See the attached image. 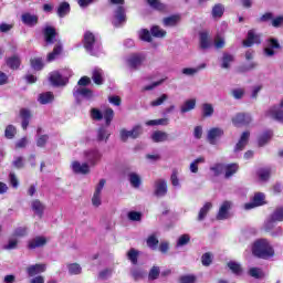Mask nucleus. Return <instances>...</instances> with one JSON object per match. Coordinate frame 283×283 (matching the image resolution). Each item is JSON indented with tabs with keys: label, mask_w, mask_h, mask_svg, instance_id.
Returning <instances> with one entry per match:
<instances>
[{
	"label": "nucleus",
	"mask_w": 283,
	"mask_h": 283,
	"mask_svg": "<svg viewBox=\"0 0 283 283\" xmlns=\"http://www.w3.org/2000/svg\"><path fill=\"white\" fill-rule=\"evenodd\" d=\"M91 118H93V120H103V113L98 108H92Z\"/></svg>",
	"instance_id": "59"
},
{
	"label": "nucleus",
	"mask_w": 283,
	"mask_h": 283,
	"mask_svg": "<svg viewBox=\"0 0 283 283\" xmlns=\"http://www.w3.org/2000/svg\"><path fill=\"white\" fill-rule=\"evenodd\" d=\"M210 170L213 171L214 176H221V174H224V164H214Z\"/></svg>",
	"instance_id": "55"
},
{
	"label": "nucleus",
	"mask_w": 283,
	"mask_h": 283,
	"mask_svg": "<svg viewBox=\"0 0 283 283\" xmlns=\"http://www.w3.org/2000/svg\"><path fill=\"white\" fill-rule=\"evenodd\" d=\"M268 114L273 118L274 120H277V123L283 124V109L277 108L276 106H273L268 111Z\"/></svg>",
	"instance_id": "24"
},
{
	"label": "nucleus",
	"mask_w": 283,
	"mask_h": 283,
	"mask_svg": "<svg viewBox=\"0 0 283 283\" xmlns=\"http://www.w3.org/2000/svg\"><path fill=\"white\" fill-rule=\"evenodd\" d=\"M213 263V256L211 255L210 252H206L201 256V264L202 266H211Z\"/></svg>",
	"instance_id": "53"
},
{
	"label": "nucleus",
	"mask_w": 283,
	"mask_h": 283,
	"mask_svg": "<svg viewBox=\"0 0 283 283\" xmlns=\"http://www.w3.org/2000/svg\"><path fill=\"white\" fill-rule=\"evenodd\" d=\"M21 21L24 23V25H28L29 28H34L39 23V15L31 14V13H23L21 15Z\"/></svg>",
	"instance_id": "18"
},
{
	"label": "nucleus",
	"mask_w": 283,
	"mask_h": 283,
	"mask_svg": "<svg viewBox=\"0 0 283 283\" xmlns=\"http://www.w3.org/2000/svg\"><path fill=\"white\" fill-rule=\"evenodd\" d=\"M146 244L149 249L156 251L158 249V244H160V241L158 238H156V234H150L146 240Z\"/></svg>",
	"instance_id": "36"
},
{
	"label": "nucleus",
	"mask_w": 283,
	"mask_h": 283,
	"mask_svg": "<svg viewBox=\"0 0 283 283\" xmlns=\"http://www.w3.org/2000/svg\"><path fill=\"white\" fill-rule=\"evenodd\" d=\"M232 124L234 127H247V125H251V115L238 113L237 116L232 117Z\"/></svg>",
	"instance_id": "8"
},
{
	"label": "nucleus",
	"mask_w": 283,
	"mask_h": 283,
	"mask_svg": "<svg viewBox=\"0 0 283 283\" xmlns=\"http://www.w3.org/2000/svg\"><path fill=\"white\" fill-rule=\"evenodd\" d=\"M17 136V127L14 125H8L4 129V137L8 138V140H12Z\"/></svg>",
	"instance_id": "49"
},
{
	"label": "nucleus",
	"mask_w": 283,
	"mask_h": 283,
	"mask_svg": "<svg viewBox=\"0 0 283 283\" xmlns=\"http://www.w3.org/2000/svg\"><path fill=\"white\" fill-rule=\"evenodd\" d=\"M255 67H258V63L252 62L249 65H241V66H239V72L244 74V72H251V70H255Z\"/></svg>",
	"instance_id": "61"
},
{
	"label": "nucleus",
	"mask_w": 283,
	"mask_h": 283,
	"mask_svg": "<svg viewBox=\"0 0 283 283\" xmlns=\"http://www.w3.org/2000/svg\"><path fill=\"white\" fill-rule=\"evenodd\" d=\"M227 265L234 275H242V265L240 263L230 261Z\"/></svg>",
	"instance_id": "43"
},
{
	"label": "nucleus",
	"mask_w": 283,
	"mask_h": 283,
	"mask_svg": "<svg viewBox=\"0 0 283 283\" xmlns=\"http://www.w3.org/2000/svg\"><path fill=\"white\" fill-rule=\"evenodd\" d=\"M273 222H283V207H279L271 214L270 221L265 224V231H271Z\"/></svg>",
	"instance_id": "9"
},
{
	"label": "nucleus",
	"mask_w": 283,
	"mask_h": 283,
	"mask_svg": "<svg viewBox=\"0 0 283 283\" xmlns=\"http://www.w3.org/2000/svg\"><path fill=\"white\" fill-rule=\"evenodd\" d=\"M114 19L113 25L115 28H120L123 23H127V12L124 6H118L114 11Z\"/></svg>",
	"instance_id": "4"
},
{
	"label": "nucleus",
	"mask_w": 283,
	"mask_h": 283,
	"mask_svg": "<svg viewBox=\"0 0 283 283\" xmlns=\"http://www.w3.org/2000/svg\"><path fill=\"white\" fill-rule=\"evenodd\" d=\"M212 19H222L224 15V4L222 3H217L212 7Z\"/></svg>",
	"instance_id": "29"
},
{
	"label": "nucleus",
	"mask_w": 283,
	"mask_h": 283,
	"mask_svg": "<svg viewBox=\"0 0 283 283\" xmlns=\"http://www.w3.org/2000/svg\"><path fill=\"white\" fill-rule=\"evenodd\" d=\"M132 277L135 280V282H138V280L145 279V271L140 268H135L130 271Z\"/></svg>",
	"instance_id": "46"
},
{
	"label": "nucleus",
	"mask_w": 283,
	"mask_h": 283,
	"mask_svg": "<svg viewBox=\"0 0 283 283\" xmlns=\"http://www.w3.org/2000/svg\"><path fill=\"white\" fill-rule=\"evenodd\" d=\"M128 178H129V182L132 185V187H134V189H138L142 185V179H140V176H138V174L136 172H130L128 175Z\"/></svg>",
	"instance_id": "38"
},
{
	"label": "nucleus",
	"mask_w": 283,
	"mask_h": 283,
	"mask_svg": "<svg viewBox=\"0 0 283 283\" xmlns=\"http://www.w3.org/2000/svg\"><path fill=\"white\" fill-rule=\"evenodd\" d=\"M231 95L233 96V98H235L237 101H240V98H242L244 96V88H233L231 91Z\"/></svg>",
	"instance_id": "62"
},
{
	"label": "nucleus",
	"mask_w": 283,
	"mask_h": 283,
	"mask_svg": "<svg viewBox=\"0 0 283 283\" xmlns=\"http://www.w3.org/2000/svg\"><path fill=\"white\" fill-rule=\"evenodd\" d=\"M92 81L95 85H103V70L102 69H94L92 72Z\"/></svg>",
	"instance_id": "34"
},
{
	"label": "nucleus",
	"mask_w": 283,
	"mask_h": 283,
	"mask_svg": "<svg viewBox=\"0 0 283 283\" xmlns=\"http://www.w3.org/2000/svg\"><path fill=\"white\" fill-rule=\"evenodd\" d=\"M84 158L86 163L81 164L80 161H73L71 167L73 174H81L82 176H87L90 174V166L96 167L98 165V161L103 158V154H101V150L96 148H92L84 151Z\"/></svg>",
	"instance_id": "1"
},
{
	"label": "nucleus",
	"mask_w": 283,
	"mask_h": 283,
	"mask_svg": "<svg viewBox=\"0 0 283 283\" xmlns=\"http://www.w3.org/2000/svg\"><path fill=\"white\" fill-rule=\"evenodd\" d=\"M191 109H196V99H188L184 103V105L180 107L181 114H187V112H191Z\"/></svg>",
	"instance_id": "37"
},
{
	"label": "nucleus",
	"mask_w": 283,
	"mask_h": 283,
	"mask_svg": "<svg viewBox=\"0 0 283 283\" xmlns=\"http://www.w3.org/2000/svg\"><path fill=\"white\" fill-rule=\"evenodd\" d=\"M66 14H70V2H61L57 7V15L63 19Z\"/></svg>",
	"instance_id": "39"
},
{
	"label": "nucleus",
	"mask_w": 283,
	"mask_h": 283,
	"mask_svg": "<svg viewBox=\"0 0 283 283\" xmlns=\"http://www.w3.org/2000/svg\"><path fill=\"white\" fill-rule=\"evenodd\" d=\"M249 275L255 280H262L264 277V272L260 268H251L249 270Z\"/></svg>",
	"instance_id": "51"
},
{
	"label": "nucleus",
	"mask_w": 283,
	"mask_h": 283,
	"mask_svg": "<svg viewBox=\"0 0 283 283\" xmlns=\"http://www.w3.org/2000/svg\"><path fill=\"white\" fill-rule=\"evenodd\" d=\"M200 48L201 50H208L209 43V32H201L200 33Z\"/></svg>",
	"instance_id": "48"
},
{
	"label": "nucleus",
	"mask_w": 283,
	"mask_h": 283,
	"mask_svg": "<svg viewBox=\"0 0 283 283\" xmlns=\"http://www.w3.org/2000/svg\"><path fill=\"white\" fill-rule=\"evenodd\" d=\"M262 205H264V193L256 192L253 196L252 201L245 203L244 208L250 210V209H255V207H262Z\"/></svg>",
	"instance_id": "12"
},
{
	"label": "nucleus",
	"mask_w": 283,
	"mask_h": 283,
	"mask_svg": "<svg viewBox=\"0 0 283 283\" xmlns=\"http://www.w3.org/2000/svg\"><path fill=\"white\" fill-rule=\"evenodd\" d=\"M127 218L132 222H140V220H143V213L138 211H129Z\"/></svg>",
	"instance_id": "54"
},
{
	"label": "nucleus",
	"mask_w": 283,
	"mask_h": 283,
	"mask_svg": "<svg viewBox=\"0 0 283 283\" xmlns=\"http://www.w3.org/2000/svg\"><path fill=\"white\" fill-rule=\"evenodd\" d=\"M83 48L84 50L91 54V56H94V45H96V35L92 33V31H86L84 33L83 38Z\"/></svg>",
	"instance_id": "3"
},
{
	"label": "nucleus",
	"mask_w": 283,
	"mask_h": 283,
	"mask_svg": "<svg viewBox=\"0 0 283 283\" xmlns=\"http://www.w3.org/2000/svg\"><path fill=\"white\" fill-rule=\"evenodd\" d=\"M167 98H169V96L167 94H163L157 99H154L153 102H150V105H151V107H160V105H163V103H165V101H167Z\"/></svg>",
	"instance_id": "56"
},
{
	"label": "nucleus",
	"mask_w": 283,
	"mask_h": 283,
	"mask_svg": "<svg viewBox=\"0 0 283 283\" xmlns=\"http://www.w3.org/2000/svg\"><path fill=\"white\" fill-rule=\"evenodd\" d=\"M73 96L77 103H81V96L86 101H91V98H94V91L87 87H78L73 91Z\"/></svg>",
	"instance_id": "6"
},
{
	"label": "nucleus",
	"mask_w": 283,
	"mask_h": 283,
	"mask_svg": "<svg viewBox=\"0 0 283 283\" xmlns=\"http://www.w3.org/2000/svg\"><path fill=\"white\" fill-rule=\"evenodd\" d=\"M188 242H191V237L189 234H182L177 241V247H185Z\"/></svg>",
	"instance_id": "58"
},
{
	"label": "nucleus",
	"mask_w": 283,
	"mask_h": 283,
	"mask_svg": "<svg viewBox=\"0 0 283 283\" xmlns=\"http://www.w3.org/2000/svg\"><path fill=\"white\" fill-rule=\"evenodd\" d=\"M252 255L259 258L260 260H269L275 255V250L273 245L266 239H258L252 243L251 248Z\"/></svg>",
	"instance_id": "2"
},
{
	"label": "nucleus",
	"mask_w": 283,
	"mask_h": 283,
	"mask_svg": "<svg viewBox=\"0 0 283 283\" xmlns=\"http://www.w3.org/2000/svg\"><path fill=\"white\" fill-rule=\"evenodd\" d=\"M19 115L22 120L21 127L25 132L30 125V120L32 119V111H30V108H21Z\"/></svg>",
	"instance_id": "14"
},
{
	"label": "nucleus",
	"mask_w": 283,
	"mask_h": 283,
	"mask_svg": "<svg viewBox=\"0 0 283 283\" xmlns=\"http://www.w3.org/2000/svg\"><path fill=\"white\" fill-rule=\"evenodd\" d=\"M31 207L36 216H39V218H43V211H45V206L41 202V200H33Z\"/></svg>",
	"instance_id": "28"
},
{
	"label": "nucleus",
	"mask_w": 283,
	"mask_h": 283,
	"mask_svg": "<svg viewBox=\"0 0 283 283\" xmlns=\"http://www.w3.org/2000/svg\"><path fill=\"white\" fill-rule=\"evenodd\" d=\"M272 136L273 133H271V130H266L265 133H263L258 139L259 147H264V145H266V143L271 140Z\"/></svg>",
	"instance_id": "44"
},
{
	"label": "nucleus",
	"mask_w": 283,
	"mask_h": 283,
	"mask_svg": "<svg viewBox=\"0 0 283 283\" xmlns=\"http://www.w3.org/2000/svg\"><path fill=\"white\" fill-rule=\"evenodd\" d=\"M256 174L261 182H266L271 178V168H260Z\"/></svg>",
	"instance_id": "40"
},
{
	"label": "nucleus",
	"mask_w": 283,
	"mask_h": 283,
	"mask_svg": "<svg viewBox=\"0 0 283 283\" xmlns=\"http://www.w3.org/2000/svg\"><path fill=\"white\" fill-rule=\"evenodd\" d=\"M231 201H223L221 207L219 208L217 220H227V218H229V210L231 209Z\"/></svg>",
	"instance_id": "17"
},
{
	"label": "nucleus",
	"mask_w": 283,
	"mask_h": 283,
	"mask_svg": "<svg viewBox=\"0 0 283 283\" xmlns=\"http://www.w3.org/2000/svg\"><path fill=\"white\" fill-rule=\"evenodd\" d=\"M150 34L155 36L156 39H163L167 36V31L160 29V27L155 25L150 29Z\"/></svg>",
	"instance_id": "45"
},
{
	"label": "nucleus",
	"mask_w": 283,
	"mask_h": 283,
	"mask_svg": "<svg viewBox=\"0 0 283 283\" xmlns=\"http://www.w3.org/2000/svg\"><path fill=\"white\" fill-rule=\"evenodd\" d=\"M158 277H160V268L153 266L148 273V280L154 282V280H158Z\"/></svg>",
	"instance_id": "52"
},
{
	"label": "nucleus",
	"mask_w": 283,
	"mask_h": 283,
	"mask_svg": "<svg viewBox=\"0 0 283 283\" xmlns=\"http://www.w3.org/2000/svg\"><path fill=\"white\" fill-rule=\"evenodd\" d=\"M144 61H145V56H143L140 54H133L127 60V63H128V66L130 67V70H138V67H140V65H143Z\"/></svg>",
	"instance_id": "16"
},
{
	"label": "nucleus",
	"mask_w": 283,
	"mask_h": 283,
	"mask_svg": "<svg viewBox=\"0 0 283 283\" xmlns=\"http://www.w3.org/2000/svg\"><path fill=\"white\" fill-rule=\"evenodd\" d=\"M240 171V165L238 163L224 164V178L229 180V178H233L235 174Z\"/></svg>",
	"instance_id": "15"
},
{
	"label": "nucleus",
	"mask_w": 283,
	"mask_h": 283,
	"mask_svg": "<svg viewBox=\"0 0 283 283\" xmlns=\"http://www.w3.org/2000/svg\"><path fill=\"white\" fill-rule=\"evenodd\" d=\"M70 275H81L83 273V268L78 263H69L67 265Z\"/></svg>",
	"instance_id": "41"
},
{
	"label": "nucleus",
	"mask_w": 283,
	"mask_h": 283,
	"mask_svg": "<svg viewBox=\"0 0 283 283\" xmlns=\"http://www.w3.org/2000/svg\"><path fill=\"white\" fill-rule=\"evenodd\" d=\"M224 136V130L222 128L213 127L208 132V143L210 145H216V139Z\"/></svg>",
	"instance_id": "19"
},
{
	"label": "nucleus",
	"mask_w": 283,
	"mask_h": 283,
	"mask_svg": "<svg viewBox=\"0 0 283 283\" xmlns=\"http://www.w3.org/2000/svg\"><path fill=\"white\" fill-rule=\"evenodd\" d=\"M49 81L53 87H65V85L70 83V80L67 77H63V75L57 71L51 73Z\"/></svg>",
	"instance_id": "5"
},
{
	"label": "nucleus",
	"mask_w": 283,
	"mask_h": 283,
	"mask_svg": "<svg viewBox=\"0 0 283 283\" xmlns=\"http://www.w3.org/2000/svg\"><path fill=\"white\" fill-rule=\"evenodd\" d=\"M154 196H156V198H163L167 196V180L158 179L155 181Z\"/></svg>",
	"instance_id": "11"
},
{
	"label": "nucleus",
	"mask_w": 283,
	"mask_h": 283,
	"mask_svg": "<svg viewBox=\"0 0 283 283\" xmlns=\"http://www.w3.org/2000/svg\"><path fill=\"white\" fill-rule=\"evenodd\" d=\"M180 283H196V276L193 275H182L179 279Z\"/></svg>",
	"instance_id": "64"
},
{
	"label": "nucleus",
	"mask_w": 283,
	"mask_h": 283,
	"mask_svg": "<svg viewBox=\"0 0 283 283\" xmlns=\"http://www.w3.org/2000/svg\"><path fill=\"white\" fill-rule=\"evenodd\" d=\"M139 36H140V40L146 41V43H151L153 41L151 39L153 35L147 29H143Z\"/></svg>",
	"instance_id": "57"
},
{
	"label": "nucleus",
	"mask_w": 283,
	"mask_h": 283,
	"mask_svg": "<svg viewBox=\"0 0 283 283\" xmlns=\"http://www.w3.org/2000/svg\"><path fill=\"white\" fill-rule=\"evenodd\" d=\"M262 43V35L256 34L254 30L248 31L247 39L243 41L244 48H252V45H260Z\"/></svg>",
	"instance_id": "7"
},
{
	"label": "nucleus",
	"mask_w": 283,
	"mask_h": 283,
	"mask_svg": "<svg viewBox=\"0 0 283 283\" xmlns=\"http://www.w3.org/2000/svg\"><path fill=\"white\" fill-rule=\"evenodd\" d=\"M109 136H112V134H109V130H107L105 127H99L97 130V140L99 143H102V140H108Z\"/></svg>",
	"instance_id": "47"
},
{
	"label": "nucleus",
	"mask_w": 283,
	"mask_h": 283,
	"mask_svg": "<svg viewBox=\"0 0 283 283\" xmlns=\"http://www.w3.org/2000/svg\"><path fill=\"white\" fill-rule=\"evenodd\" d=\"M27 273L29 277H34V275H39V273H45V264H34L27 269Z\"/></svg>",
	"instance_id": "21"
},
{
	"label": "nucleus",
	"mask_w": 283,
	"mask_h": 283,
	"mask_svg": "<svg viewBox=\"0 0 283 283\" xmlns=\"http://www.w3.org/2000/svg\"><path fill=\"white\" fill-rule=\"evenodd\" d=\"M172 187H180V179H178V170L174 169L170 176Z\"/></svg>",
	"instance_id": "60"
},
{
	"label": "nucleus",
	"mask_w": 283,
	"mask_h": 283,
	"mask_svg": "<svg viewBox=\"0 0 283 283\" xmlns=\"http://www.w3.org/2000/svg\"><path fill=\"white\" fill-rule=\"evenodd\" d=\"M180 21V15L175 14L167 18H164V25L166 28H174L175 25H178V22Z\"/></svg>",
	"instance_id": "32"
},
{
	"label": "nucleus",
	"mask_w": 283,
	"mask_h": 283,
	"mask_svg": "<svg viewBox=\"0 0 283 283\" xmlns=\"http://www.w3.org/2000/svg\"><path fill=\"white\" fill-rule=\"evenodd\" d=\"M269 48L264 49V53L266 56H273L275 54V51L273 50H280V42L275 38H271L268 40Z\"/></svg>",
	"instance_id": "20"
},
{
	"label": "nucleus",
	"mask_w": 283,
	"mask_h": 283,
	"mask_svg": "<svg viewBox=\"0 0 283 283\" xmlns=\"http://www.w3.org/2000/svg\"><path fill=\"white\" fill-rule=\"evenodd\" d=\"M38 101L41 105H49V103H53L54 101V93L52 92L41 93L39 95Z\"/></svg>",
	"instance_id": "27"
},
{
	"label": "nucleus",
	"mask_w": 283,
	"mask_h": 283,
	"mask_svg": "<svg viewBox=\"0 0 283 283\" xmlns=\"http://www.w3.org/2000/svg\"><path fill=\"white\" fill-rule=\"evenodd\" d=\"M30 65L32 70H35V72H41L44 67L43 57H31Z\"/></svg>",
	"instance_id": "33"
},
{
	"label": "nucleus",
	"mask_w": 283,
	"mask_h": 283,
	"mask_svg": "<svg viewBox=\"0 0 283 283\" xmlns=\"http://www.w3.org/2000/svg\"><path fill=\"white\" fill-rule=\"evenodd\" d=\"M147 3L153 10H157V12H167V4L160 0H147Z\"/></svg>",
	"instance_id": "26"
},
{
	"label": "nucleus",
	"mask_w": 283,
	"mask_h": 283,
	"mask_svg": "<svg viewBox=\"0 0 283 283\" xmlns=\"http://www.w3.org/2000/svg\"><path fill=\"white\" fill-rule=\"evenodd\" d=\"M63 52V45L55 44L53 48V51L48 54V61L49 63H52V61L56 60V56H59Z\"/></svg>",
	"instance_id": "35"
},
{
	"label": "nucleus",
	"mask_w": 283,
	"mask_h": 283,
	"mask_svg": "<svg viewBox=\"0 0 283 283\" xmlns=\"http://www.w3.org/2000/svg\"><path fill=\"white\" fill-rule=\"evenodd\" d=\"M45 244H48V239L45 237L38 235L30 239L27 247L29 251H34V249H42V247H45Z\"/></svg>",
	"instance_id": "10"
},
{
	"label": "nucleus",
	"mask_w": 283,
	"mask_h": 283,
	"mask_svg": "<svg viewBox=\"0 0 283 283\" xmlns=\"http://www.w3.org/2000/svg\"><path fill=\"white\" fill-rule=\"evenodd\" d=\"M153 143H165V140H169V134L163 130H156L151 134Z\"/></svg>",
	"instance_id": "25"
},
{
	"label": "nucleus",
	"mask_w": 283,
	"mask_h": 283,
	"mask_svg": "<svg viewBox=\"0 0 283 283\" xmlns=\"http://www.w3.org/2000/svg\"><path fill=\"white\" fill-rule=\"evenodd\" d=\"M103 118L105 119L106 126L109 127L112 125V120H114V109L106 108L104 111Z\"/></svg>",
	"instance_id": "50"
},
{
	"label": "nucleus",
	"mask_w": 283,
	"mask_h": 283,
	"mask_svg": "<svg viewBox=\"0 0 283 283\" xmlns=\"http://www.w3.org/2000/svg\"><path fill=\"white\" fill-rule=\"evenodd\" d=\"M49 140H50V136L49 135H41L36 139V145H38V147H45V145H48Z\"/></svg>",
	"instance_id": "63"
},
{
	"label": "nucleus",
	"mask_w": 283,
	"mask_h": 283,
	"mask_svg": "<svg viewBox=\"0 0 283 283\" xmlns=\"http://www.w3.org/2000/svg\"><path fill=\"white\" fill-rule=\"evenodd\" d=\"M43 34L46 45H54V41L56 40V29L54 27H45Z\"/></svg>",
	"instance_id": "13"
},
{
	"label": "nucleus",
	"mask_w": 283,
	"mask_h": 283,
	"mask_svg": "<svg viewBox=\"0 0 283 283\" xmlns=\"http://www.w3.org/2000/svg\"><path fill=\"white\" fill-rule=\"evenodd\" d=\"M6 63L10 70H19L21 67V57L19 55L10 56L6 60Z\"/></svg>",
	"instance_id": "22"
},
{
	"label": "nucleus",
	"mask_w": 283,
	"mask_h": 283,
	"mask_svg": "<svg viewBox=\"0 0 283 283\" xmlns=\"http://www.w3.org/2000/svg\"><path fill=\"white\" fill-rule=\"evenodd\" d=\"M138 255H140V252L134 248L128 250L127 252V260L132 262V264L136 265L138 264Z\"/></svg>",
	"instance_id": "42"
},
{
	"label": "nucleus",
	"mask_w": 283,
	"mask_h": 283,
	"mask_svg": "<svg viewBox=\"0 0 283 283\" xmlns=\"http://www.w3.org/2000/svg\"><path fill=\"white\" fill-rule=\"evenodd\" d=\"M216 109L213 108V104L203 103L201 105V117L202 118H211Z\"/></svg>",
	"instance_id": "23"
},
{
	"label": "nucleus",
	"mask_w": 283,
	"mask_h": 283,
	"mask_svg": "<svg viewBox=\"0 0 283 283\" xmlns=\"http://www.w3.org/2000/svg\"><path fill=\"white\" fill-rule=\"evenodd\" d=\"M221 61H222L221 63L222 70H229V67H231V63L235 61V57L230 53H223Z\"/></svg>",
	"instance_id": "30"
},
{
	"label": "nucleus",
	"mask_w": 283,
	"mask_h": 283,
	"mask_svg": "<svg viewBox=\"0 0 283 283\" xmlns=\"http://www.w3.org/2000/svg\"><path fill=\"white\" fill-rule=\"evenodd\" d=\"M211 207H213L211 202H206L203 207L199 210L198 218H197L199 222H202V220L207 218V214L209 213V211H211Z\"/></svg>",
	"instance_id": "31"
}]
</instances>
